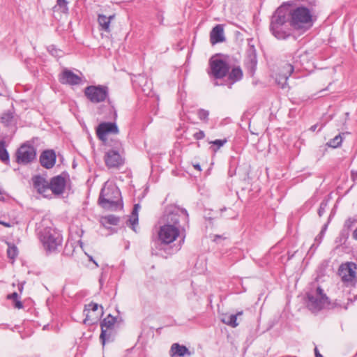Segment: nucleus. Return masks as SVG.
I'll return each instance as SVG.
<instances>
[{
  "mask_svg": "<svg viewBox=\"0 0 357 357\" xmlns=\"http://www.w3.org/2000/svg\"><path fill=\"white\" fill-rule=\"evenodd\" d=\"M84 94L93 103L105 100L108 96V89L103 86H89L85 89Z\"/></svg>",
  "mask_w": 357,
  "mask_h": 357,
  "instance_id": "obj_8",
  "label": "nucleus"
},
{
  "mask_svg": "<svg viewBox=\"0 0 357 357\" xmlns=\"http://www.w3.org/2000/svg\"><path fill=\"white\" fill-rule=\"evenodd\" d=\"M342 142V137L340 134L338 135H336L333 139L329 140L327 142V145L332 148H337L341 145Z\"/></svg>",
  "mask_w": 357,
  "mask_h": 357,
  "instance_id": "obj_26",
  "label": "nucleus"
},
{
  "mask_svg": "<svg viewBox=\"0 0 357 357\" xmlns=\"http://www.w3.org/2000/svg\"><path fill=\"white\" fill-rule=\"evenodd\" d=\"M96 132L99 139L102 142H105L109 134H117L119 129L115 123L105 122L98 126Z\"/></svg>",
  "mask_w": 357,
  "mask_h": 357,
  "instance_id": "obj_12",
  "label": "nucleus"
},
{
  "mask_svg": "<svg viewBox=\"0 0 357 357\" xmlns=\"http://www.w3.org/2000/svg\"><path fill=\"white\" fill-rule=\"evenodd\" d=\"M139 208V204H135L128 220L129 225L135 231H136V226L138 225V213Z\"/></svg>",
  "mask_w": 357,
  "mask_h": 357,
  "instance_id": "obj_23",
  "label": "nucleus"
},
{
  "mask_svg": "<svg viewBox=\"0 0 357 357\" xmlns=\"http://www.w3.org/2000/svg\"><path fill=\"white\" fill-rule=\"evenodd\" d=\"M210 40L213 45L225 40L224 29L221 24H218L213 27L210 33Z\"/></svg>",
  "mask_w": 357,
  "mask_h": 357,
  "instance_id": "obj_19",
  "label": "nucleus"
},
{
  "mask_svg": "<svg viewBox=\"0 0 357 357\" xmlns=\"http://www.w3.org/2000/svg\"><path fill=\"white\" fill-rule=\"evenodd\" d=\"M0 160L4 162L9 161V155L3 142L0 143Z\"/></svg>",
  "mask_w": 357,
  "mask_h": 357,
  "instance_id": "obj_27",
  "label": "nucleus"
},
{
  "mask_svg": "<svg viewBox=\"0 0 357 357\" xmlns=\"http://www.w3.org/2000/svg\"><path fill=\"white\" fill-rule=\"evenodd\" d=\"M356 224V220L355 219H348L344 224V229L347 231H349L351 229L353 226H354Z\"/></svg>",
  "mask_w": 357,
  "mask_h": 357,
  "instance_id": "obj_34",
  "label": "nucleus"
},
{
  "mask_svg": "<svg viewBox=\"0 0 357 357\" xmlns=\"http://www.w3.org/2000/svg\"><path fill=\"white\" fill-rule=\"evenodd\" d=\"M116 322V318L108 315L106 318L103 319L101 323V334L100 335V338L102 340V345L105 344V336L107 330L111 328Z\"/></svg>",
  "mask_w": 357,
  "mask_h": 357,
  "instance_id": "obj_18",
  "label": "nucleus"
},
{
  "mask_svg": "<svg viewBox=\"0 0 357 357\" xmlns=\"http://www.w3.org/2000/svg\"><path fill=\"white\" fill-rule=\"evenodd\" d=\"M8 299L13 300L14 306L17 309H21L23 307V305L20 301L18 300V294L16 292H14L11 294L8 295Z\"/></svg>",
  "mask_w": 357,
  "mask_h": 357,
  "instance_id": "obj_29",
  "label": "nucleus"
},
{
  "mask_svg": "<svg viewBox=\"0 0 357 357\" xmlns=\"http://www.w3.org/2000/svg\"><path fill=\"white\" fill-rule=\"evenodd\" d=\"M198 117L202 121H206L208 119L209 113L208 111L201 109L197 112Z\"/></svg>",
  "mask_w": 357,
  "mask_h": 357,
  "instance_id": "obj_33",
  "label": "nucleus"
},
{
  "mask_svg": "<svg viewBox=\"0 0 357 357\" xmlns=\"http://www.w3.org/2000/svg\"><path fill=\"white\" fill-rule=\"evenodd\" d=\"M316 128H317V126H316V125L312 126L311 127V130H312V131H314V130H316Z\"/></svg>",
  "mask_w": 357,
  "mask_h": 357,
  "instance_id": "obj_43",
  "label": "nucleus"
},
{
  "mask_svg": "<svg viewBox=\"0 0 357 357\" xmlns=\"http://www.w3.org/2000/svg\"><path fill=\"white\" fill-rule=\"evenodd\" d=\"M115 18V15H111L109 16H106L103 14H99L98 15V23L100 27V31H103L106 33H110L111 28L110 24L112 20Z\"/></svg>",
  "mask_w": 357,
  "mask_h": 357,
  "instance_id": "obj_17",
  "label": "nucleus"
},
{
  "mask_svg": "<svg viewBox=\"0 0 357 357\" xmlns=\"http://www.w3.org/2000/svg\"><path fill=\"white\" fill-rule=\"evenodd\" d=\"M170 353L171 357H184L185 356H190L191 355L185 346L180 345L178 343H174L172 345Z\"/></svg>",
  "mask_w": 357,
  "mask_h": 357,
  "instance_id": "obj_21",
  "label": "nucleus"
},
{
  "mask_svg": "<svg viewBox=\"0 0 357 357\" xmlns=\"http://www.w3.org/2000/svg\"><path fill=\"white\" fill-rule=\"evenodd\" d=\"M40 241L47 251L53 252L61 245L62 237L56 230L52 228H46L41 232Z\"/></svg>",
  "mask_w": 357,
  "mask_h": 357,
  "instance_id": "obj_5",
  "label": "nucleus"
},
{
  "mask_svg": "<svg viewBox=\"0 0 357 357\" xmlns=\"http://www.w3.org/2000/svg\"><path fill=\"white\" fill-rule=\"evenodd\" d=\"M42 166L45 168H52L56 162V155L53 151H45L40 158Z\"/></svg>",
  "mask_w": 357,
  "mask_h": 357,
  "instance_id": "obj_16",
  "label": "nucleus"
},
{
  "mask_svg": "<svg viewBox=\"0 0 357 357\" xmlns=\"http://www.w3.org/2000/svg\"><path fill=\"white\" fill-rule=\"evenodd\" d=\"M100 222L104 227H108L109 225H116L119 222V218L114 215H107L102 217L101 218Z\"/></svg>",
  "mask_w": 357,
  "mask_h": 357,
  "instance_id": "obj_25",
  "label": "nucleus"
},
{
  "mask_svg": "<svg viewBox=\"0 0 357 357\" xmlns=\"http://www.w3.org/2000/svg\"><path fill=\"white\" fill-rule=\"evenodd\" d=\"M327 206V203L325 202H323L321 203L320 204V207H319V216H321L324 212V210H325V208Z\"/></svg>",
  "mask_w": 357,
  "mask_h": 357,
  "instance_id": "obj_36",
  "label": "nucleus"
},
{
  "mask_svg": "<svg viewBox=\"0 0 357 357\" xmlns=\"http://www.w3.org/2000/svg\"><path fill=\"white\" fill-rule=\"evenodd\" d=\"M194 137L196 139H202L205 137V134L203 131L200 130L194 134Z\"/></svg>",
  "mask_w": 357,
  "mask_h": 357,
  "instance_id": "obj_35",
  "label": "nucleus"
},
{
  "mask_svg": "<svg viewBox=\"0 0 357 357\" xmlns=\"http://www.w3.org/2000/svg\"><path fill=\"white\" fill-rule=\"evenodd\" d=\"M324 230H322L321 231L320 234L317 237H316L315 241L319 240V243H320V241H321V240L322 238V236L324 235Z\"/></svg>",
  "mask_w": 357,
  "mask_h": 357,
  "instance_id": "obj_39",
  "label": "nucleus"
},
{
  "mask_svg": "<svg viewBox=\"0 0 357 357\" xmlns=\"http://www.w3.org/2000/svg\"><path fill=\"white\" fill-rule=\"evenodd\" d=\"M193 166H194L195 169H196L197 170H198L199 172L202 171V168H201V166L199 165V164H195Z\"/></svg>",
  "mask_w": 357,
  "mask_h": 357,
  "instance_id": "obj_41",
  "label": "nucleus"
},
{
  "mask_svg": "<svg viewBox=\"0 0 357 357\" xmlns=\"http://www.w3.org/2000/svg\"><path fill=\"white\" fill-rule=\"evenodd\" d=\"M8 257L11 259H15L18 255L17 247L13 244H8L7 250Z\"/></svg>",
  "mask_w": 357,
  "mask_h": 357,
  "instance_id": "obj_28",
  "label": "nucleus"
},
{
  "mask_svg": "<svg viewBox=\"0 0 357 357\" xmlns=\"http://www.w3.org/2000/svg\"><path fill=\"white\" fill-rule=\"evenodd\" d=\"M353 238L354 239H357V229H355L354 231H353Z\"/></svg>",
  "mask_w": 357,
  "mask_h": 357,
  "instance_id": "obj_42",
  "label": "nucleus"
},
{
  "mask_svg": "<svg viewBox=\"0 0 357 357\" xmlns=\"http://www.w3.org/2000/svg\"><path fill=\"white\" fill-rule=\"evenodd\" d=\"M187 211L177 206H169L162 218V225L158 232L159 241L165 245L174 242L181 235V221L188 220Z\"/></svg>",
  "mask_w": 357,
  "mask_h": 357,
  "instance_id": "obj_2",
  "label": "nucleus"
},
{
  "mask_svg": "<svg viewBox=\"0 0 357 357\" xmlns=\"http://www.w3.org/2000/svg\"><path fill=\"white\" fill-rule=\"evenodd\" d=\"M66 187V180L61 176H57L52 178L49 188L55 195L63 193Z\"/></svg>",
  "mask_w": 357,
  "mask_h": 357,
  "instance_id": "obj_15",
  "label": "nucleus"
},
{
  "mask_svg": "<svg viewBox=\"0 0 357 357\" xmlns=\"http://www.w3.org/2000/svg\"><path fill=\"white\" fill-rule=\"evenodd\" d=\"M33 185L37 191L43 195L44 197H47V192L50 190L49 184L41 176H36L33 178Z\"/></svg>",
  "mask_w": 357,
  "mask_h": 357,
  "instance_id": "obj_20",
  "label": "nucleus"
},
{
  "mask_svg": "<svg viewBox=\"0 0 357 357\" xmlns=\"http://www.w3.org/2000/svg\"><path fill=\"white\" fill-rule=\"evenodd\" d=\"M243 314V311L238 312L236 314H223L221 317V321L224 324L227 326H229L232 328H236L238 326V323L237 322V317L241 316Z\"/></svg>",
  "mask_w": 357,
  "mask_h": 357,
  "instance_id": "obj_22",
  "label": "nucleus"
},
{
  "mask_svg": "<svg viewBox=\"0 0 357 357\" xmlns=\"http://www.w3.org/2000/svg\"><path fill=\"white\" fill-rule=\"evenodd\" d=\"M68 1L66 0H57L56 6L63 13H67L68 11Z\"/></svg>",
  "mask_w": 357,
  "mask_h": 357,
  "instance_id": "obj_31",
  "label": "nucleus"
},
{
  "mask_svg": "<svg viewBox=\"0 0 357 357\" xmlns=\"http://www.w3.org/2000/svg\"><path fill=\"white\" fill-rule=\"evenodd\" d=\"M357 266L354 262L342 264L338 269L339 275L346 286H354L356 281Z\"/></svg>",
  "mask_w": 357,
  "mask_h": 357,
  "instance_id": "obj_6",
  "label": "nucleus"
},
{
  "mask_svg": "<svg viewBox=\"0 0 357 357\" xmlns=\"http://www.w3.org/2000/svg\"><path fill=\"white\" fill-rule=\"evenodd\" d=\"M226 142H227L226 139H215L214 141H211L210 142V144L217 146V148L213 149V151L215 152L218 151V149H219L220 147L224 146Z\"/></svg>",
  "mask_w": 357,
  "mask_h": 357,
  "instance_id": "obj_32",
  "label": "nucleus"
},
{
  "mask_svg": "<svg viewBox=\"0 0 357 357\" xmlns=\"http://www.w3.org/2000/svg\"><path fill=\"white\" fill-rule=\"evenodd\" d=\"M0 225H2L6 227H10L12 226V224L10 222H4L2 220H0Z\"/></svg>",
  "mask_w": 357,
  "mask_h": 357,
  "instance_id": "obj_37",
  "label": "nucleus"
},
{
  "mask_svg": "<svg viewBox=\"0 0 357 357\" xmlns=\"http://www.w3.org/2000/svg\"><path fill=\"white\" fill-rule=\"evenodd\" d=\"M243 77V72L240 68H234L231 71L229 74V79L233 82H236L239 81Z\"/></svg>",
  "mask_w": 357,
  "mask_h": 357,
  "instance_id": "obj_24",
  "label": "nucleus"
},
{
  "mask_svg": "<svg viewBox=\"0 0 357 357\" xmlns=\"http://www.w3.org/2000/svg\"><path fill=\"white\" fill-rule=\"evenodd\" d=\"M99 204L103 208L112 210L121 206L120 190L113 182H105L100 192Z\"/></svg>",
  "mask_w": 357,
  "mask_h": 357,
  "instance_id": "obj_3",
  "label": "nucleus"
},
{
  "mask_svg": "<svg viewBox=\"0 0 357 357\" xmlns=\"http://www.w3.org/2000/svg\"><path fill=\"white\" fill-rule=\"evenodd\" d=\"M81 77L70 70L65 69L59 75V81L62 84L75 85L81 82Z\"/></svg>",
  "mask_w": 357,
  "mask_h": 357,
  "instance_id": "obj_13",
  "label": "nucleus"
},
{
  "mask_svg": "<svg viewBox=\"0 0 357 357\" xmlns=\"http://www.w3.org/2000/svg\"><path fill=\"white\" fill-rule=\"evenodd\" d=\"M14 116L12 113H5L1 116V121L6 126H10L13 122Z\"/></svg>",
  "mask_w": 357,
  "mask_h": 357,
  "instance_id": "obj_30",
  "label": "nucleus"
},
{
  "mask_svg": "<svg viewBox=\"0 0 357 357\" xmlns=\"http://www.w3.org/2000/svg\"><path fill=\"white\" fill-rule=\"evenodd\" d=\"M36 151L35 148L28 143L22 144L16 153L17 162L26 165L35 160Z\"/></svg>",
  "mask_w": 357,
  "mask_h": 357,
  "instance_id": "obj_9",
  "label": "nucleus"
},
{
  "mask_svg": "<svg viewBox=\"0 0 357 357\" xmlns=\"http://www.w3.org/2000/svg\"><path fill=\"white\" fill-rule=\"evenodd\" d=\"M330 305V300L324 289L317 284H312L307 293V307L312 312H317Z\"/></svg>",
  "mask_w": 357,
  "mask_h": 357,
  "instance_id": "obj_4",
  "label": "nucleus"
},
{
  "mask_svg": "<svg viewBox=\"0 0 357 357\" xmlns=\"http://www.w3.org/2000/svg\"><path fill=\"white\" fill-rule=\"evenodd\" d=\"M312 11L306 6H296L292 2L283 3L274 13L271 31L275 38L285 39L291 33L287 23L295 30L305 32L314 24Z\"/></svg>",
  "mask_w": 357,
  "mask_h": 357,
  "instance_id": "obj_1",
  "label": "nucleus"
},
{
  "mask_svg": "<svg viewBox=\"0 0 357 357\" xmlns=\"http://www.w3.org/2000/svg\"><path fill=\"white\" fill-rule=\"evenodd\" d=\"M49 51H50V53H52V54L58 55V54H57V52H58L59 51H58V50H55L53 47H50Z\"/></svg>",
  "mask_w": 357,
  "mask_h": 357,
  "instance_id": "obj_38",
  "label": "nucleus"
},
{
  "mask_svg": "<svg viewBox=\"0 0 357 357\" xmlns=\"http://www.w3.org/2000/svg\"><path fill=\"white\" fill-rule=\"evenodd\" d=\"M99 305L96 303H91L89 304L84 309L86 318L84 319L85 324H93L100 319L103 314L102 307L99 310Z\"/></svg>",
  "mask_w": 357,
  "mask_h": 357,
  "instance_id": "obj_11",
  "label": "nucleus"
},
{
  "mask_svg": "<svg viewBox=\"0 0 357 357\" xmlns=\"http://www.w3.org/2000/svg\"><path fill=\"white\" fill-rule=\"evenodd\" d=\"M208 75L215 79L223 78L229 71V66L220 56H213L209 61Z\"/></svg>",
  "mask_w": 357,
  "mask_h": 357,
  "instance_id": "obj_7",
  "label": "nucleus"
},
{
  "mask_svg": "<svg viewBox=\"0 0 357 357\" xmlns=\"http://www.w3.org/2000/svg\"><path fill=\"white\" fill-rule=\"evenodd\" d=\"M294 71V66L291 64H285L280 73L275 77V80L278 85L284 88L287 83V79Z\"/></svg>",
  "mask_w": 357,
  "mask_h": 357,
  "instance_id": "obj_14",
  "label": "nucleus"
},
{
  "mask_svg": "<svg viewBox=\"0 0 357 357\" xmlns=\"http://www.w3.org/2000/svg\"><path fill=\"white\" fill-rule=\"evenodd\" d=\"M314 354L316 357H323V356L319 353L317 347L314 349Z\"/></svg>",
  "mask_w": 357,
  "mask_h": 357,
  "instance_id": "obj_40",
  "label": "nucleus"
},
{
  "mask_svg": "<svg viewBox=\"0 0 357 357\" xmlns=\"http://www.w3.org/2000/svg\"><path fill=\"white\" fill-rule=\"evenodd\" d=\"M104 160L108 168H119L125 162L123 151L116 149L108 150L105 154Z\"/></svg>",
  "mask_w": 357,
  "mask_h": 357,
  "instance_id": "obj_10",
  "label": "nucleus"
}]
</instances>
